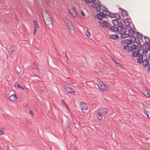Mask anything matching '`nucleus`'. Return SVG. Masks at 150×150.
I'll return each instance as SVG.
<instances>
[{
  "instance_id": "obj_41",
  "label": "nucleus",
  "mask_w": 150,
  "mask_h": 150,
  "mask_svg": "<svg viewBox=\"0 0 150 150\" xmlns=\"http://www.w3.org/2000/svg\"><path fill=\"white\" fill-rule=\"evenodd\" d=\"M72 24H71L70 22V21H67V26H69V25H72Z\"/></svg>"
},
{
  "instance_id": "obj_39",
  "label": "nucleus",
  "mask_w": 150,
  "mask_h": 150,
  "mask_svg": "<svg viewBox=\"0 0 150 150\" xmlns=\"http://www.w3.org/2000/svg\"><path fill=\"white\" fill-rule=\"evenodd\" d=\"M142 104L143 105V106L142 107L143 111L144 112H145V111H146L145 110V108L146 107V106L144 105V103H142Z\"/></svg>"
},
{
  "instance_id": "obj_13",
  "label": "nucleus",
  "mask_w": 150,
  "mask_h": 150,
  "mask_svg": "<svg viewBox=\"0 0 150 150\" xmlns=\"http://www.w3.org/2000/svg\"><path fill=\"white\" fill-rule=\"evenodd\" d=\"M71 15L74 17H75L77 16V14L76 12L74 11V9H71L69 11Z\"/></svg>"
},
{
  "instance_id": "obj_45",
  "label": "nucleus",
  "mask_w": 150,
  "mask_h": 150,
  "mask_svg": "<svg viewBox=\"0 0 150 150\" xmlns=\"http://www.w3.org/2000/svg\"><path fill=\"white\" fill-rule=\"evenodd\" d=\"M144 112L145 113V115H146L147 116L148 118H149V115L148 113L146 111H145V112Z\"/></svg>"
},
{
  "instance_id": "obj_54",
  "label": "nucleus",
  "mask_w": 150,
  "mask_h": 150,
  "mask_svg": "<svg viewBox=\"0 0 150 150\" xmlns=\"http://www.w3.org/2000/svg\"><path fill=\"white\" fill-rule=\"evenodd\" d=\"M65 55H66V57L67 58V59H69V58H68V56H67V53H65Z\"/></svg>"
},
{
  "instance_id": "obj_30",
  "label": "nucleus",
  "mask_w": 150,
  "mask_h": 150,
  "mask_svg": "<svg viewBox=\"0 0 150 150\" xmlns=\"http://www.w3.org/2000/svg\"><path fill=\"white\" fill-rule=\"evenodd\" d=\"M115 18L116 19L119 20H120L121 18L119 14H115Z\"/></svg>"
},
{
  "instance_id": "obj_25",
  "label": "nucleus",
  "mask_w": 150,
  "mask_h": 150,
  "mask_svg": "<svg viewBox=\"0 0 150 150\" xmlns=\"http://www.w3.org/2000/svg\"><path fill=\"white\" fill-rule=\"evenodd\" d=\"M137 37L141 40H142L143 35L142 34H140L139 32L137 33Z\"/></svg>"
},
{
  "instance_id": "obj_11",
  "label": "nucleus",
  "mask_w": 150,
  "mask_h": 150,
  "mask_svg": "<svg viewBox=\"0 0 150 150\" xmlns=\"http://www.w3.org/2000/svg\"><path fill=\"white\" fill-rule=\"evenodd\" d=\"M108 111V110L106 108H102L99 110L97 111L102 115H103L105 114Z\"/></svg>"
},
{
  "instance_id": "obj_35",
  "label": "nucleus",
  "mask_w": 150,
  "mask_h": 150,
  "mask_svg": "<svg viewBox=\"0 0 150 150\" xmlns=\"http://www.w3.org/2000/svg\"><path fill=\"white\" fill-rule=\"evenodd\" d=\"M86 35L88 37H90V36L91 34L89 32L88 30V29L86 30Z\"/></svg>"
},
{
  "instance_id": "obj_23",
  "label": "nucleus",
  "mask_w": 150,
  "mask_h": 150,
  "mask_svg": "<svg viewBox=\"0 0 150 150\" xmlns=\"http://www.w3.org/2000/svg\"><path fill=\"white\" fill-rule=\"evenodd\" d=\"M135 42L138 45H140L141 44L140 41L139 40L138 38H136L134 39L133 43H135Z\"/></svg>"
},
{
  "instance_id": "obj_28",
  "label": "nucleus",
  "mask_w": 150,
  "mask_h": 150,
  "mask_svg": "<svg viewBox=\"0 0 150 150\" xmlns=\"http://www.w3.org/2000/svg\"><path fill=\"white\" fill-rule=\"evenodd\" d=\"M16 47L15 46H12L11 47L9 48V50L11 52H13L14 51Z\"/></svg>"
},
{
  "instance_id": "obj_53",
  "label": "nucleus",
  "mask_w": 150,
  "mask_h": 150,
  "mask_svg": "<svg viewBox=\"0 0 150 150\" xmlns=\"http://www.w3.org/2000/svg\"><path fill=\"white\" fill-rule=\"evenodd\" d=\"M148 71L150 72V65L149 67L148 68Z\"/></svg>"
},
{
  "instance_id": "obj_10",
  "label": "nucleus",
  "mask_w": 150,
  "mask_h": 150,
  "mask_svg": "<svg viewBox=\"0 0 150 150\" xmlns=\"http://www.w3.org/2000/svg\"><path fill=\"white\" fill-rule=\"evenodd\" d=\"M118 20L117 19H115V20H113L112 21V23L115 26H118L119 27L120 25H121V24H122V23L121 22H119L118 21Z\"/></svg>"
},
{
  "instance_id": "obj_24",
  "label": "nucleus",
  "mask_w": 150,
  "mask_h": 150,
  "mask_svg": "<svg viewBox=\"0 0 150 150\" xmlns=\"http://www.w3.org/2000/svg\"><path fill=\"white\" fill-rule=\"evenodd\" d=\"M125 43L128 45L129 44H132V40L128 39L126 40H125Z\"/></svg>"
},
{
  "instance_id": "obj_52",
  "label": "nucleus",
  "mask_w": 150,
  "mask_h": 150,
  "mask_svg": "<svg viewBox=\"0 0 150 150\" xmlns=\"http://www.w3.org/2000/svg\"><path fill=\"white\" fill-rule=\"evenodd\" d=\"M147 45V47H148L149 50L150 51V45L148 44V45Z\"/></svg>"
},
{
  "instance_id": "obj_12",
  "label": "nucleus",
  "mask_w": 150,
  "mask_h": 150,
  "mask_svg": "<svg viewBox=\"0 0 150 150\" xmlns=\"http://www.w3.org/2000/svg\"><path fill=\"white\" fill-rule=\"evenodd\" d=\"M146 45H148V44L145 43L144 44V48L142 51V53L143 54L146 53L149 50L148 47H147Z\"/></svg>"
},
{
  "instance_id": "obj_18",
  "label": "nucleus",
  "mask_w": 150,
  "mask_h": 150,
  "mask_svg": "<svg viewBox=\"0 0 150 150\" xmlns=\"http://www.w3.org/2000/svg\"><path fill=\"white\" fill-rule=\"evenodd\" d=\"M121 35V38H127L129 36V35L128 33H126V32H125L124 33H122Z\"/></svg>"
},
{
  "instance_id": "obj_47",
  "label": "nucleus",
  "mask_w": 150,
  "mask_h": 150,
  "mask_svg": "<svg viewBox=\"0 0 150 150\" xmlns=\"http://www.w3.org/2000/svg\"><path fill=\"white\" fill-rule=\"evenodd\" d=\"M86 2L91 3L92 0H85Z\"/></svg>"
},
{
  "instance_id": "obj_42",
  "label": "nucleus",
  "mask_w": 150,
  "mask_h": 150,
  "mask_svg": "<svg viewBox=\"0 0 150 150\" xmlns=\"http://www.w3.org/2000/svg\"><path fill=\"white\" fill-rule=\"evenodd\" d=\"M29 113L30 115H34V113L31 110H30L29 111Z\"/></svg>"
},
{
  "instance_id": "obj_19",
  "label": "nucleus",
  "mask_w": 150,
  "mask_h": 150,
  "mask_svg": "<svg viewBox=\"0 0 150 150\" xmlns=\"http://www.w3.org/2000/svg\"><path fill=\"white\" fill-rule=\"evenodd\" d=\"M143 65L145 67L147 66L149 64L147 59H145L142 63Z\"/></svg>"
},
{
  "instance_id": "obj_58",
  "label": "nucleus",
  "mask_w": 150,
  "mask_h": 150,
  "mask_svg": "<svg viewBox=\"0 0 150 150\" xmlns=\"http://www.w3.org/2000/svg\"><path fill=\"white\" fill-rule=\"evenodd\" d=\"M139 47H141V46H142L143 47V48L144 47V45H140L139 46Z\"/></svg>"
},
{
  "instance_id": "obj_29",
  "label": "nucleus",
  "mask_w": 150,
  "mask_h": 150,
  "mask_svg": "<svg viewBox=\"0 0 150 150\" xmlns=\"http://www.w3.org/2000/svg\"><path fill=\"white\" fill-rule=\"evenodd\" d=\"M128 33L130 34H134L135 33V32L132 29L129 30Z\"/></svg>"
},
{
  "instance_id": "obj_61",
  "label": "nucleus",
  "mask_w": 150,
  "mask_h": 150,
  "mask_svg": "<svg viewBox=\"0 0 150 150\" xmlns=\"http://www.w3.org/2000/svg\"><path fill=\"white\" fill-rule=\"evenodd\" d=\"M7 147H8V149H9V147H8V146Z\"/></svg>"
},
{
  "instance_id": "obj_6",
  "label": "nucleus",
  "mask_w": 150,
  "mask_h": 150,
  "mask_svg": "<svg viewBox=\"0 0 150 150\" xmlns=\"http://www.w3.org/2000/svg\"><path fill=\"white\" fill-rule=\"evenodd\" d=\"M81 105L80 108L82 112L85 113L88 108V107L86 104L84 103L83 102H81Z\"/></svg>"
},
{
  "instance_id": "obj_46",
  "label": "nucleus",
  "mask_w": 150,
  "mask_h": 150,
  "mask_svg": "<svg viewBox=\"0 0 150 150\" xmlns=\"http://www.w3.org/2000/svg\"><path fill=\"white\" fill-rule=\"evenodd\" d=\"M81 13L82 15L83 16H85L86 15L83 12V11L82 10H81Z\"/></svg>"
},
{
  "instance_id": "obj_8",
  "label": "nucleus",
  "mask_w": 150,
  "mask_h": 150,
  "mask_svg": "<svg viewBox=\"0 0 150 150\" xmlns=\"http://www.w3.org/2000/svg\"><path fill=\"white\" fill-rule=\"evenodd\" d=\"M67 27L69 30L70 34L71 35H73L74 33V27L73 25L72 24L71 25H69Z\"/></svg>"
},
{
  "instance_id": "obj_50",
  "label": "nucleus",
  "mask_w": 150,
  "mask_h": 150,
  "mask_svg": "<svg viewBox=\"0 0 150 150\" xmlns=\"http://www.w3.org/2000/svg\"><path fill=\"white\" fill-rule=\"evenodd\" d=\"M121 43L122 44H125V40H124V41H121Z\"/></svg>"
},
{
  "instance_id": "obj_44",
  "label": "nucleus",
  "mask_w": 150,
  "mask_h": 150,
  "mask_svg": "<svg viewBox=\"0 0 150 150\" xmlns=\"http://www.w3.org/2000/svg\"><path fill=\"white\" fill-rule=\"evenodd\" d=\"M126 26L127 29V30H129L131 29L130 28H131V27L129 25Z\"/></svg>"
},
{
  "instance_id": "obj_37",
  "label": "nucleus",
  "mask_w": 150,
  "mask_h": 150,
  "mask_svg": "<svg viewBox=\"0 0 150 150\" xmlns=\"http://www.w3.org/2000/svg\"><path fill=\"white\" fill-rule=\"evenodd\" d=\"M4 132L3 127H0V135L2 134Z\"/></svg>"
},
{
  "instance_id": "obj_36",
  "label": "nucleus",
  "mask_w": 150,
  "mask_h": 150,
  "mask_svg": "<svg viewBox=\"0 0 150 150\" xmlns=\"http://www.w3.org/2000/svg\"><path fill=\"white\" fill-rule=\"evenodd\" d=\"M35 25V29H36L37 28H38V25L36 21H34Z\"/></svg>"
},
{
  "instance_id": "obj_27",
  "label": "nucleus",
  "mask_w": 150,
  "mask_h": 150,
  "mask_svg": "<svg viewBox=\"0 0 150 150\" xmlns=\"http://www.w3.org/2000/svg\"><path fill=\"white\" fill-rule=\"evenodd\" d=\"M123 49H124L126 50H128L129 51H130V46L128 45H125L123 47Z\"/></svg>"
},
{
  "instance_id": "obj_59",
  "label": "nucleus",
  "mask_w": 150,
  "mask_h": 150,
  "mask_svg": "<svg viewBox=\"0 0 150 150\" xmlns=\"http://www.w3.org/2000/svg\"><path fill=\"white\" fill-rule=\"evenodd\" d=\"M148 59H150V54H149V56Z\"/></svg>"
},
{
  "instance_id": "obj_34",
  "label": "nucleus",
  "mask_w": 150,
  "mask_h": 150,
  "mask_svg": "<svg viewBox=\"0 0 150 150\" xmlns=\"http://www.w3.org/2000/svg\"><path fill=\"white\" fill-rule=\"evenodd\" d=\"M130 40H132V42H133L135 38H136L135 37L134 35H131L130 36Z\"/></svg>"
},
{
  "instance_id": "obj_16",
  "label": "nucleus",
  "mask_w": 150,
  "mask_h": 150,
  "mask_svg": "<svg viewBox=\"0 0 150 150\" xmlns=\"http://www.w3.org/2000/svg\"><path fill=\"white\" fill-rule=\"evenodd\" d=\"M139 52L138 51H134L132 53V56L133 57H138L139 55Z\"/></svg>"
},
{
  "instance_id": "obj_31",
  "label": "nucleus",
  "mask_w": 150,
  "mask_h": 150,
  "mask_svg": "<svg viewBox=\"0 0 150 150\" xmlns=\"http://www.w3.org/2000/svg\"><path fill=\"white\" fill-rule=\"evenodd\" d=\"M144 38L146 42H150V40L149 39V38L146 36H144Z\"/></svg>"
},
{
  "instance_id": "obj_40",
  "label": "nucleus",
  "mask_w": 150,
  "mask_h": 150,
  "mask_svg": "<svg viewBox=\"0 0 150 150\" xmlns=\"http://www.w3.org/2000/svg\"><path fill=\"white\" fill-rule=\"evenodd\" d=\"M124 22L126 26L129 25V22L127 21H125Z\"/></svg>"
},
{
  "instance_id": "obj_17",
  "label": "nucleus",
  "mask_w": 150,
  "mask_h": 150,
  "mask_svg": "<svg viewBox=\"0 0 150 150\" xmlns=\"http://www.w3.org/2000/svg\"><path fill=\"white\" fill-rule=\"evenodd\" d=\"M110 37L111 39L116 40L118 38L119 36L117 35H110Z\"/></svg>"
},
{
  "instance_id": "obj_9",
  "label": "nucleus",
  "mask_w": 150,
  "mask_h": 150,
  "mask_svg": "<svg viewBox=\"0 0 150 150\" xmlns=\"http://www.w3.org/2000/svg\"><path fill=\"white\" fill-rule=\"evenodd\" d=\"M100 25L104 28H107L108 27V25H110V24H108L107 21H104L102 22H100Z\"/></svg>"
},
{
  "instance_id": "obj_21",
  "label": "nucleus",
  "mask_w": 150,
  "mask_h": 150,
  "mask_svg": "<svg viewBox=\"0 0 150 150\" xmlns=\"http://www.w3.org/2000/svg\"><path fill=\"white\" fill-rule=\"evenodd\" d=\"M139 46L136 45H133L130 47V52H131L133 50L137 48Z\"/></svg>"
},
{
  "instance_id": "obj_55",
  "label": "nucleus",
  "mask_w": 150,
  "mask_h": 150,
  "mask_svg": "<svg viewBox=\"0 0 150 150\" xmlns=\"http://www.w3.org/2000/svg\"><path fill=\"white\" fill-rule=\"evenodd\" d=\"M36 29H35V31H34V34H35L36 32Z\"/></svg>"
},
{
  "instance_id": "obj_60",
  "label": "nucleus",
  "mask_w": 150,
  "mask_h": 150,
  "mask_svg": "<svg viewBox=\"0 0 150 150\" xmlns=\"http://www.w3.org/2000/svg\"><path fill=\"white\" fill-rule=\"evenodd\" d=\"M21 71H20L19 72V73H21Z\"/></svg>"
},
{
  "instance_id": "obj_32",
  "label": "nucleus",
  "mask_w": 150,
  "mask_h": 150,
  "mask_svg": "<svg viewBox=\"0 0 150 150\" xmlns=\"http://www.w3.org/2000/svg\"><path fill=\"white\" fill-rule=\"evenodd\" d=\"M32 67L33 69H36L38 68V65L34 63H33L32 65Z\"/></svg>"
},
{
  "instance_id": "obj_14",
  "label": "nucleus",
  "mask_w": 150,
  "mask_h": 150,
  "mask_svg": "<svg viewBox=\"0 0 150 150\" xmlns=\"http://www.w3.org/2000/svg\"><path fill=\"white\" fill-rule=\"evenodd\" d=\"M137 62L139 64L143 63V55L142 54H140L139 56V58L137 59Z\"/></svg>"
},
{
  "instance_id": "obj_26",
  "label": "nucleus",
  "mask_w": 150,
  "mask_h": 150,
  "mask_svg": "<svg viewBox=\"0 0 150 150\" xmlns=\"http://www.w3.org/2000/svg\"><path fill=\"white\" fill-rule=\"evenodd\" d=\"M122 15L124 16H128V13H127V12L125 10H123L122 11Z\"/></svg>"
},
{
  "instance_id": "obj_22",
  "label": "nucleus",
  "mask_w": 150,
  "mask_h": 150,
  "mask_svg": "<svg viewBox=\"0 0 150 150\" xmlns=\"http://www.w3.org/2000/svg\"><path fill=\"white\" fill-rule=\"evenodd\" d=\"M143 94L147 97H150L149 92L148 91L144 90L143 91Z\"/></svg>"
},
{
  "instance_id": "obj_56",
  "label": "nucleus",
  "mask_w": 150,
  "mask_h": 150,
  "mask_svg": "<svg viewBox=\"0 0 150 150\" xmlns=\"http://www.w3.org/2000/svg\"><path fill=\"white\" fill-rule=\"evenodd\" d=\"M115 62L116 64H119V63L117 62L114 61Z\"/></svg>"
},
{
  "instance_id": "obj_7",
  "label": "nucleus",
  "mask_w": 150,
  "mask_h": 150,
  "mask_svg": "<svg viewBox=\"0 0 150 150\" xmlns=\"http://www.w3.org/2000/svg\"><path fill=\"white\" fill-rule=\"evenodd\" d=\"M64 88L65 91L68 93L73 92L74 93H75L74 89L72 88L71 87H69L68 85H66L65 86Z\"/></svg>"
},
{
  "instance_id": "obj_33",
  "label": "nucleus",
  "mask_w": 150,
  "mask_h": 150,
  "mask_svg": "<svg viewBox=\"0 0 150 150\" xmlns=\"http://www.w3.org/2000/svg\"><path fill=\"white\" fill-rule=\"evenodd\" d=\"M115 14H113L112 13H110V14L108 15L110 17L113 18H114L115 17Z\"/></svg>"
},
{
  "instance_id": "obj_43",
  "label": "nucleus",
  "mask_w": 150,
  "mask_h": 150,
  "mask_svg": "<svg viewBox=\"0 0 150 150\" xmlns=\"http://www.w3.org/2000/svg\"><path fill=\"white\" fill-rule=\"evenodd\" d=\"M143 49V47L141 46V47H139L138 50V51L139 52L142 51Z\"/></svg>"
},
{
  "instance_id": "obj_5",
  "label": "nucleus",
  "mask_w": 150,
  "mask_h": 150,
  "mask_svg": "<svg viewBox=\"0 0 150 150\" xmlns=\"http://www.w3.org/2000/svg\"><path fill=\"white\" fill-rule=\"evenodd\" d=\"M98 86L99 89L103 91H107L108 90V88L102 83H99Z\"/></svg>"
},
{
  "instance_id": "obj_48",
  "label": "nucleus",
  "mask_w": 150,
  "mask_h": 150,
  "mask_svg": "<svg viewBox=\"0 0 150 150\" xmlns=\"http://www.w3.org/2000/svg\"><path fill=\"white\" fill-rule=\"evenodd\" d=\"M62 101L64 103V104L66 106V107L67 108V109H68V107L67 104L64 102L63 100H62Z\"/></svg>"
},
{
  "instance_id": "obj_57",
  "label": "nucleus",
  "mask_w": 150,
  "mask_h": 150,
  "mask_svg": "<svg viewBox=\"0 0 150 150\" xmlns=\"http://www.w3.org/2000/svg\"><path fill=\"white\" fill-rule=\"evenodd\" d=\"M147 150H150V146L147 148Z\"/></svg>"
},
{
  "instance_id": "obj_49",
  "label": "nucleus",
  "mask_w": 150,
  "mask_h": 150,
  "mask_svg": "<svg viewBox=\"0 0 150 150\" xmlns=\"http://www.w3.org/2000/svg\"><path fill=\"white\" fill-rule=\"evenodd\" d=\"M39 92L41 93H43V91L42 90H39Z\"/></svg>"
},
{
  "instance_id": "obj_51",
  "label": "nucleus",
  "mask_w": 150,
  "mask_h": 150,
  "mask_svg": "<svg viewBox=\"0 0 150 150\" xmlns=\"http://www.w3.org/2000/svg\"><path fill=\"white\" fill-rule=\"evenodd\" d=\"M70 124V122L69 121H67V124L68 125V128H69V125Z\"/></svg>"
},
{
  "instance_id": "obj_38",
  "label": "nucleus",
  "mask_w": 150,
  "mask_h": 150,
  "mask_svg": "<svg viewBox=\"0 0 150 150\" xmlns=\"http://www.w3.org/2000/svg\"><path fill=\"white\" fill-rule=\"evenodd\" d=\"M15 86H16L17 85V86L18 88H21L22 89H23V88L21 86H20L18 84V82H16L14 84Z\"/></svg>"
},
{
  "instance_id": "obj_1",
  "label": "nucleus",
  "mask_w": 150,
  "mask_h": 150,
  "mask_svg": "<svg viewBox=\"0 0 150 150\" xmlns=\"http://www.w3.org/2000/svg\"><path fill=\"white\" fill-rule=\"evenodd\" d=\"M124 26V25L122 24L121 25H120L119 27L111 26H109V28L112 32L115 33L119 32V34H121L126 31V29Z\"/></svg>"
},
{
  "instance_id": "obj_4",
  "label": "nucleus",
  "mask_w": 150,
  "mask_h": 150,
  "mask_svg": "<svg viewBox=\"0 0 150 150\" xmlns=\"http://www.w3.org/2000/svg\"><path fill=\"white\" fill-rule=\"evenodd\" d=\"M92 2L95 5V7L97 11H100L101 9L100 8V3L99 2V0H92Z\"/></svg>"
},
{
  "instance_id": "obj_3",
  "label": "nucleus",
  "mask_w": 150,
  "mask_h": 150,
  "mask_svg": "<svg viewBox=\"0 0 150 150\" xmlns=\"http://www.w3.org/2000/svg\"><path fill=\"white\" fill-rule=\"evenodd\" d=\"M110 14V12L105 10H103L102 12H100L97 14V18L100 20H101L102 18H105L106 16Z\"/></svg>"
},
{
  "instance_id": "obj_20",
  "label": "nucleus",
  "mask_w": 150,
  "mask_h": 150,
  "mask_svg": "<svg viewBox=\"0 0 150 150\" xmlns=\"http://www.w3.org/2000/svg\"><path fill=\"white\" fill-rule=\"evenodd\" d=\"M97 116L99 120H101L102 119L103 117V115L101 114L100 113H99L98 111H97Z\"/></svg>"
},
{
  "instance_id": "obj_15",
  "label": "nucleus",
  "mask_w": 150,
  "mask_h": 150,
  "mask_svg": "<svg viewBox=\"0 0 150 150\" xmlns=\"http://www.w3.org/2000/svg\"><path fill=\"white\" fill-rule=\"evenodd\" d=\"M9 99L11 101H14L17 99L16 96L15 94H13L9 97Z\"/></svg>"
},
{
  "instance_id": "obj_2",
  "label": "nucleus",
  "mask_w": 150,
  "mask_h": 150,
  "mask_svg": "<svg viewBox=\"0 0 150 150\" xmlns=\"http://www.w3.org/2000/svg\"><path fill=\"white\" fill-rule=\"evenodd\" d=\"M42 16L45 23L46 25H50L52 24V21L51 18L49 14L46 12L43 13Z\"/></svg>"
}]
</instances>
